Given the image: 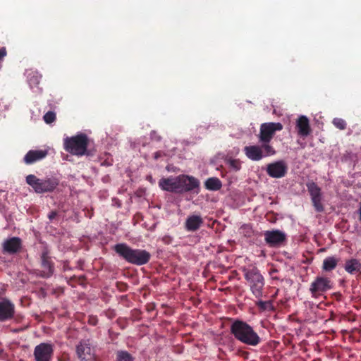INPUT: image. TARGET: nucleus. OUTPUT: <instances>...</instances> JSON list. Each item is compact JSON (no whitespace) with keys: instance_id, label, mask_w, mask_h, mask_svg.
<instances>
[{"instance_id":"25","label":"nucleus","mask_w":361,"mask_h":361,"mask_svg":"<svg viewBox=\"0 0 361 361\" xmlns=\"http://www.w3.org/2000/svg\"><path fill=\"white\" fill-rule=\"evenodd\" d=\"M256 305L261 311H274L275 310L271 300H259L256 302Z\"/></svg>"},{"instance_id":"12","label":"nucleus","mask_w":361,"mask_h":361,"mask_svg":"<svg viewBox=\"0 0 361 361\" xmlns=\"http://www.w3.org/2000/svg\"><path fill=\"white\" fill-rule=\"evenodd\" d=\"M35 361H51L54 355L53 345L48 343H41L34 349Z\"/></svg>"},{"instance_id":"33","label":"nucleus","mask_w":361,"mask_h":361,"mask_svg":"<svg viewBox=\"0 0 361 361\" xmlns=\"http://www.w3.org/2000/svg\"><path fill=\"white\" fill-rule=\"evenodd\" d=\"M231 166L232 167H233L235 170H239L240 169L239 163L236 160L231 161Z\"/></svg>"},{"instance_id":"21","label":"nucleus","mask_w":361,"mask_h":361,"mask_svg":"<svg viewBox=\"0 0 361 361\" xmlns=\"http://www.w3.org/2000/svg\"><path fill=\"white\" fill-rule=\"evenodd\" d=\"M48 154L47 150H30L23 158L24 162L27 164H32L44 159Z\"/></svg>"},{"instance_id":"2","label":"nucleus","mask_w":361,"mask_h":361,"mask_svg":"<svg viewBox=\"0 0 361 361\" xmlns=\"http://www.w3.org/2000/svg\"><path fill=\"white\" fill-rule=\"evenodd\" d=\"M114 250L126 262L137 266L146 264L151 259V254L148 251L132 248L126 243L115 245Z\"/></svg>"},{"instance_id":"17","label":"nucleus","mask_w":361,"mask_h":361,"mask_svg":"<svg viewBox=\"0 0 361 361\" xmlns=\"http://www.w3.org/2000/svg\"><path fill=\"white\" fill-rule=\"evenodd\" d=\"M22 240L18 237H11L4 241L2 250L4 253L14 255L22 249Z\"/></svg>"},{"instance_id":"32","label":"nucleus","mask_w":361,"mask_h":361,"mask_svg":"<svg viewBox=\"0 0 361 361\" xmlns=\"http://www.w3.org/2000/svg\"><path fill=\"white\" fill-rule=\"evenodd\" d=\"M7 54V51L5 47H1L0 49V61H2L3 58L5 57Z\"/></svg>"},{"instance_id":"30","label":"nucleus","mask_w":361,"mask_h":361,"mask_svg":"<svg viewBox=\"0 0 361 361\" xmlns=\"http://www.w3.org/2000/svg\"><path fill=\"white\" fill-rule=\"evenodd\" d=\"M240 229L243 235L247 237H250L252 232V228L249 225H243Z\"/></svg>"},{"instance_id":"20","label":"nucleus","mask_w":361,"mask_h":361,"mask_svg":"<svg viewBox=\"0 0 361 361\" xmlns=\"http://www.w3.org/2000/svg\"><path fill=\"white\" fill-rule=\"evenodd\" d=\"M295 128L298 135L302 137H307L312 130L309 119L305 116H300L298 117Z\"/></svg>"},{"instance_id":"27","label":"nucleus","mask_w":361,"mask_h":361,"mask_svg":"<svg viewBox=\"0 0 361 361\" xmlns=\"http://www.w3.org/2000/svg\"><path fill=\"white\" fill-rule=\"evenodd\" d=\"M332 123L334 126L339 130H345L347 126L345 121L341 118H334Z\"/></svg>"},{"instance_id":"36","label":"nucleus","mask_w":361,"mask_h":361,"mask_svg":"<svg viewBox=\"0 0 361 361\" xmlns=\"http://www.w3.org/2000/svg\"><path fill=\"white\" fill-rule=\"evenodd\" d=\"M358 213H359V220L361 222V207L359 208Z\"/></svg>"},{"instance_id":"8","label":"nucleus","mask_w":361,"mask_h":361,"mask_svg":"<svg viewBox=\"0 0 361 361\" xmlns=\"http://www.w3.org/2000/svg\"><path fill=\"white\" fill-rule=\"evenodd\" d=\"M179 194L184 192H193L198 194L200 192V180L192 176L179 175L178 176Z\"/></svg>"},{"instance_id":"5","label":"nucleus","mask_w":361,"mask_h":361,"mask_svg":"<svg viewBox=\"0 0 361 361\" xmlns=\"http://www.w3.org/2000/svg\"><path fill=\"white\" fill-rule=\"evenodd\" d=\"M245 279L250 285L252 293L257 298L262 297L264 286V279L257 267H243L242 269Z\"/></svg>"},{"instance_id":"28","label":"nucleus","mask_w":361,"mask_h":361,"mask_svg":"<svg viewBox=\"0 0 361 361\" xmlns=\"http://www.w3.org/2000/svg\"><path fill=\"white\" fill-rule=\"evenodd\" d=\"M42 75L37 72H32V75L28 78V81L31 86L37 85L39 83Z\"/></svg>"},{"instance_id":"24","label":"nucleus","mask_w":361,"mask_h":361,"mask_svg":"<svg viewBox=\"0 0 361 361\" xmlns=\"http://www.w3.org/2000/svg\"><path fill=\"white\" fill-rule=\"evenodd\" d=\"M338 262V259L334 257H328L323 261L322 269L325 271H331L334 270Z\"/></svg>"},{"instance_id":"9","label":"nucleus","mask_w":361,"mask_h":361,"mask_svg":"<svg viewBox=\"0 0 361 361\" xmlns=\"http://www.w3.org/2000/svg\"><path fill=\"white\" fill-rule=\"evenodd\" d=\"M15 304L9 299L4 298L0 300V322L15 319L18 321L19 315L16 316Z\"/></svg>"},{"instance_id":"13","label":"nucleus","mask_w":361,"mask_h":361,"mask_svg":"<svg viewBox=\"0 0 361 361\" xmlns=\"http://www.w3.org/2000/svg\"><path fill=\"white\" fill-rule=\"evenodd\" d=\"M267 173L271 178H281L288 172V166L283 160L276 161L267 164Z\"/></svg>"},{"instance_id":"14","label":"nucleus","mask_w":361,"mask_h":361,"mask_svg":"<svg viewBox=\"0 0 361 361\" xmlns=\"http://www.w3.org/2000/svg\"><path fill=\"white\" fill-rule=\"evenodd\" d=\"M40 259L41 267L42 268L41 276L44 278L51 276L54 272V263L51 260L50 252L47 247L43 249Z\"/></svg>"},{"instance_id":"6","label":"nucleus","mask_w":361,"mask_h":361,"mask_svg":"<svg viewBox=\"0 0 361 361\" xmlns=\"http://www.w3.org/2000/svg\"><path fill=\"white\" fill-rule=\"evenodd\" d=\"M26 183L35 192L46 193L53 192L59 185V181L54 177L39 178L35 175L30 174L26 177Z\"/></svg>"},{"instance_id":"16","label":"nucleus","mask_w":361,"mask_h":361,"mask_svg":"<svg viewBox=\"0 0 361 361\" xmlns=\"http://www.w3.org/2000/svg\"><path fill=\"white\" fill-rule=\"evenodd\" d=\"M264 235L265 242L271 247L280 245L286 240V234L279 230L267 231Z\"/></svg>"},{"instance_id":"29","label":"nucleus","mask_w":361,"mask_h":361,"mask_svg":"<svg viewBox=\"0 0 361 361\" xmlns=\"http://www.w3.org/2000/svg\"><path fill=\"white\" fill-rule=\"evenodd\" d=\"M56 114L51 111L47 112L43 116L44 122L47 124L53 123L56 120Z\"/></svg>"},{"instance_id":"19","label":"nucleus","mask_w":361,"mask_h":361,"mask_svg":"<svg viewBox=\"0 0 361 361\" xmlns=\"http://www.w3.org/2000/svg\"><path fill=\"white\" fill-rule=\"evenodd\" d=\"M159 185L163 190L179 193L178 176L161 178Z\"/></svg>"},{"instance_id":"3","label":"nucleus","mask_w":361,"mask_h":361,"mask_svg":"<svg viewBox=\"0 0 361 361\" xmlns=\"http://www.w3.org/2000/svg\"><path fill=\"white\" fill-rule=\"evenodd\" d=\"M63 149L66 152L77 157L90 156L88 150L89 137L82 133L63 139Z\"/></svg>"},{"instance_id":"23","label":"nucleus","mask_w":361,"mask_h":361,"mask_svg":"<svg viewBox=\"0 0 361 361\" xmlns=\"http://www.w3.org/2000/svg\"><path fill=\"white\" fill-rule=\"evenodd\" d=\"M206 189L212 191H217L222 187L221 181L216 177L209 178L204 182Z\"/></svg>"},{"instance_id":"10","label":"nucleus","mask_w":361,"mask_h":361,"mask_svg":"<svg viewBox=\"0 0 361 361\" xmlns=\"http://www.w3.org/2000/svg\"><path fill=\"white\" fill-rule=\"evenodd\" d=\"M306 186L315 210L318 212H323L324 208L322 202V196L321 188L313 181L307 183Z\"/></svg>"},{"instance_id":"15","label":"nucleus","mask_w":361,"mask_h":361,"mask_svg":"<svg viewBox=\"0 0 361 361\" xmlns=\"http://www.w3.org/2000/svg\"><path fill=\"white\" fill-rule=\"evenodd\" d=\"M78 357L81 361H91L94 358V350L90 340H82L76 347Z\"/></svg>"},{"instance_id":"31","label":"nucleus","mask_w":361,"mask_h":361,"mask_svg":"<svg viewBox=\"0 0 361 361\" xmlns=\"http://www.w3.org/2000/svg\"><path fill=\"white\" fill-rule=\"evenodd\" d=\"M278 269L274 268V267H271V269L269 271V274L271 278V279L273 280H279L280 279L276 276V274L278 273Z\"/></svg>"},{"instance_id":"1","label":"nucleus","mask_w":361,"mask_h":361,"mask_svg":"<svg viewBox=\"0 0 361 361\" xmlns=\"http://www.w3.org/2000/svg\"><path fill=\"white\" fill-rule=\"evenodd\" d=\"M230 331L237 341L247 345L255 347L262 342V338L253 327L243 320H233Z\"/></svg>"},{"instance_id":"7","label":"nucleus","mask_w":361,"mask_h":361,"mask_svg":"<svg viewBox=\"0 0 361 361\" xmlns=\"http://www.w3.org/2000/svg\"><path fill=\"white\" fill-rule=\"evenodd\" d=\"M333 288L332 281L325 276H317L311 283L310 292L312 298H317Z\"/></svg>"},{"instance_id":"26","label":"nucleus","mask_w":361,"mask_h":361,"mask_svg":"<svg viewBox=\"0 0 361 361\" xmlns=\"http://www.w3.org/2000/svg\"><path fill=\"white\" fill-rule=\"evenodd\" d=\"M117 361H133V357L126 351H118L117 353Z\"/></svg>"},{"instance_id":"34","label":"nucleus","mask_w":361,"mask_h":361,"mask_svg":"<svg viewBox=\"0 0 361 361\" xmlns=\"http://www.w3.org/2000/svg\"><path fill=\"white\" fill-rule=\"evenodd\" d=\"M57 216V212L56 211H51V212H49V214H48V218L50 221H52L53 219H54Z\"/></svg>"},{"instance_id":"4","label":"nucleus","mask_w":361,"mask_h":361,"mask_svg":"<svg viewBox=\"0 0 361 361\" xmlns=\"http://www.w3.org/2000/svg\"><path fill=\"white\" fill-rule=\"evenodd\" d=\"M283 125L281 123L269 122L260 125L259 133L257 135L259 143L263 144V147L269 154H276L274 147L271 145V141L276 131H281Z\"/></svg>"},{"instance_id":"35","label":"nucleus","mask_w":361,"mask_h":361,"mask_svg":"<svg viewBox=\"0 0 361 361\" xmlns=\"http://www.w3.org/2000/svg\"><path fill=\"white\" fill-rule=\"evenodd\" d=\"M161 155V152L158 151V152H156L154 154V158L155 159H159Z\"/></svg>"},{"instance_id":"11","label":"nucleus","mask_w":361,"mask_h":361,"mask_svg":"<svg viewBox=\"0 0 361 361\" xmlns=\"http://www.w3.org/2000/svg\"><path fill=\"white\" fill-rule=\"evenodd\" d=\"M244 153L246 157L255 161H259L264 157L273 156L275 154H269L264 148L263 147V144H260L259 145H249L245 146L243 149Z\"/></svg>"},{"instance_id":"18","label":"nucleus","mask_w":361,"mask_h":361,"mask_svg":"<svg viewBox=\"0 0 361 361\" xmlns=\"http://www.w3.org/2000/svg\"><path fill=\"white\" fill-rule=\"evenodd\" d=\"M204 224V220L200 214H192L187 217L184 228L188 232L198 231Z\"/></svg>"},{"instance_id":"22","label":"nucleus","mask_w":361,"mask_h":361,"mask_svg":"<svg viewBox=\"0 0 361 361\" xmlns=\"http://www.w3.org/2000/svg\"><path fill=\"white\" fill-rule=\"evenodd\" d=\"M344 268L348 273L353 274L360 271L361 263L356 259H350L345 262Z\"/></svg>"}]
</instances>
